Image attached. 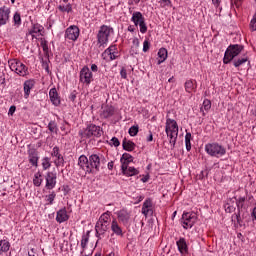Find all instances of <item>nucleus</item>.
<instances>
[{
    "label": "nucleus",
    "instance_id": "53",
    "mask_svg": "<svg viewBox=\"0 0 256 256\" xmlns=\"http://www.w3.org/2000/svg\"><path fill=\"white\" fill-rule=\"evenodd\" d=\"M149 47H150L149 41L145 40L143 43V52L147 53V51H149Z\"/></svg>",
    "mask_w": 256,
    "mask_h": 256
},
{
    "label": "nucleus",
    "instance_id": "25",
    "mask_svg": "<svg viewBox=\"0 0 256 256\" xmlns=\"http://www.w3.org/2000/svg\"><path fill=\"white\" fill-rule=\"evenodd\" d=\"M131 21L134 22V25L137 27L141 21H145V17H143V14L141 12H134L132 14Z\"/></svg>",
    "mask_w": 256,
    "mask_h": 256
},
{
    "label": "nucleus",
    "instance_id": "23",
    "mask_svg": "<svg viewBox=\"0 0 256 256\" xmlns=\"http://www.w3.org/2000/svg\"><path fill=\"white\" fill-rule=\"evenodd\" d=\"M114 114L115 108H113V106H105L101 113V117H103V119H109V117H113Z\"/></svg>",
    "mask_w": 256,
    "mask_h": 256
},
{
    "label": "nucleus",
    "instance_id": "35",
    "mask_svg": "<svg viewBox=\"0 0 256 256\" xmlns=\"http://www.w3.org/2000/svg\"><path fill=\"white\" fill-rule=\"evenodd\" d=\"M98 223H102L104 225L109 226V212L102 214L98 220Z\"/></svg>",
    "mask_w": 256,
    "mask_h": 256
},
{
    "label": "nucleus",
    "instance_id": "28",
    "mask_svg": "<svg viewBox=\"0 0 256 256\" xmlns=\"http://www.w3.org/2000/svg\"><path fill=\"white\" fill-rule=\"evenodd\" d=\"M11 248V244L7 240H0V255L2 253H7Z\"/></svg>",
    "mask_w": 256,
    "mask_h": 256
},
{
    "label": "nucleus",
    "instance_id": "63",
    "mask_svg": "<svg viewBox=\"0 0 256 256\" xmlns=\"http://www.w3.org/2000/svg\"><path fill=\"white\" fill-rule=\"evenodd\" d=\"M251 215H252L253 219L256 220V206L253 208Z\"/></svg>",
    "mask_w": 256,
    "mask_h": 256
},
{
    "label": "nucleus",
    "instance_id": "36",
    "mask_svg": "<svg viewBox=\"0 0 256 256\" xmlns=\"http://www.w3.org/2000/svg\"><path fill=\"white\" fill-rule=\"evenodd\" d=\"M41 31H43V26L39 24H34L33 28L29 31V34L32 35V37H34V33H41Z\"/></svg>",
    "mask_w": 256,
    "mask_h": 256
},
{
    "label": "nucleus",
    "instance_id": "12",
    "mask_svg": "<svg viewBox=\"0 0 256 256\" xmlns=\"http://www.w3.org/2000/svg\"><path fill=\"white\" fill-rule=\"evenodd\" d=\"M10 15L11 9L5 6L0 8V27H2V25H7V23H9Z\"/></svg>",
    "mask_w": 256,
    "mask_h": 256
},
{
    "label": "nucleus",
    "instance_id": "24",
    "mask_svg": "<svg viewBox=\"0 0 256 256\" xmlns=\"http://www.w3.org/2000/svg\"><path fill=\"white\" fill-rule=\"evenodd\" d=\"M111 231L118 235L119 237H123V229L119 226V223H117V220H113L111 223Z\"/></svg>",
    "mask_w": 256,
    "mask_h": 256
},
{
    "label": "nucleus",
    "instance_id": "33",
    "mask_svg": "<svg viewBox=\"0 0 256 256\" xmlns=\"http://www.w3.org/2000/svg\"><path fill=\"white\" fill-rule=\"evenodd\" d=\"M126 177H133L139 175V171L135 167H128V170L124 173Z\"/></svg>",
    "mask_w": 256,
    "mask_h": 256
},
{
    "label": "nucleus",
    "instance_id": "7",
    "mask_svg": "<svg viewBox=\"0 0 256 256\" xmlns=\"http://www.w3.org/2000/svg\"><path fill=\"white\" fill-rule=\"evenodd\" d=\"M184 229H191L197 221V214L191 212H184L181 218Z\"/></svg>",
    "mask_w": 256,
    "mask_h": 256
},
{
    "label": "nucleus",
    "instance_id": "21",
    "mask_svg": "<svg viewBox=\"0 0 256 256\" xmlns=\"http://www.w3.org/2000/svg\"><path fill=\"white\" fill-rule=\"evenodd\" d=\"M35 87V81L27 80L24 82V97L25 99H29V95H31V89Z\"/></svg>",
    "mask_w": 256,
    "mask_h": 256
},
{
    "label": "nucleus",
    "instance_id": "40",
    "mask_svg": "<svg viewBox=\"0 0 256 256\" xmlns=\"http://www.w3.org/2000/svg\"><path fill=\"white\" fill-rule=\"evenodd\" d=\"M56 160L54 161L56 167H63L65 165V159L63 156L60 154L59 156H56Z\"/></svg>",
    "mask_w": 256,
    "mask_h": 256
},
{
    "label": "nucleus",
    "instance_id": "3",
    "mask_svg": "<svg viewBox=\"0 0 256 256\" xmlns=\"http://www.w3.org/2000/svg\"><path fill=\"white\" fill-rule=\"evenodd\" d=\"M241 51H243V45H239V44L230 45L224 54L223 63L225 65H227L228 63H231V61H233V59H235V57H237V55H239Z\"/></svg>",
    "mask_w": 256,
    "mask_h": 256
},
{
    "label": "nucleus",
    "instance_id": "43",
    "mask_svg": "<svg viewBox=\"0 0 256 256\" xmlns=\"http://www.w3.org/2000/svg\"><path fill=\"white\" fill-rule=\"evenodd\" d=\"M243 63H247V57L238 58L237 60H234V67H241Z\"/></svg>",
    "mask_w": 256,
    "mask_h": 256
},
{
    "label": "nucleus",
    "instance_id": "19",
    "mask_svg": "<svg viewBox=\"0 0 256 256\" xmlns=\"http://www.w3.org/2000/svg\"><path fill=\"white\" fill-rule=\"evenodd\" d=\"M243 203H245V197H240L238 200H236V206L238 207V213L234 214L232 216V219H236L237 223H241V213L239 212V209H243Z\"/></svg>",
    "mask_w": 256,
    "mask_h": 256
},
{
    "label": "nucleus",
    "instance_id": "13",
    "mask_svg": "<svg viewBox=\"0 0 256 256\" xmlns=\"http://www.w3.org/2000/svg\"><path fill=\"white\" fill-rule=\"evenodd\" d=\"M142 213L144 216L149 217L153 215V200L147 198L142 205Z\"/></svg>",
    "mask_w": 256,
    "mask_h": 256
},
{
    "label": "nucleus",
    "instance_id": "16",
    "mask_svg": "<svg viewBox=\"0 0 256 256\" xmlns=\"http://www.w3.org/2000/svg\"><path fill=\"white\" fill-rule=\"evenodd\" d=\"M107 229H109V226L107 224L97 222L95 225L96 237L98 239H101V237H103V235L107 233Z\"/></svg>",
    "mask_w": 256,
    "mask_h": 256
},
{
    "label": "nucleus",
    "instance_id": "17",
    "mask_svg": "<svg viewBox=\"0 0 256 256\" xmlns=\"http://www.w3.org/2000/svg\"><path fill=\"white\" fill-rule=\"evenodd\" d=\"M49 97L52 105H54L55 107H59V105H61V99H59L57 88L50 89Z\"/></svg>",
    "mask_w": 256,
    "mask_h": 256
},
{
    "label": "nucleus",
    "instance_id": "6",
    "mask_svg": "<svg viewBox=\"0 0 256 256\" xmlns=\"http://www.w3.org/2000/svg\"><path fill=\"white\" fill-rule=\"evenodd\" d=\"M8 63L11 71H15L17 75H20V77H25V75H27V66H25L21 61L10 60Z\"/></svg>",
    "mask_w": 256,
    "mask_h": 256
},
{
    "label": "nucleus",
    "instance_id": "34",
    "mask_svg": "<svg viewBox=\"0 0 256 256\" xmlns=\"http://www.w3.org/2000/svg\"><path fill=\"white\" fill-rule=\"evenodd\" d=\"M43 183V179L41 178V173L37 172L34 175L33 184L35 187H41V184Z\"/></svg>",
    "mask_w": 256,
    "mask_h": 256
},
{
    "label": "nucleus",
    "instance_id": "30",
    "mask_svg": "<svg viewBox=\"0 0 256 256\" xmlns=\"http://www.w3.org/2000/svg\"><path fill=\"white\" fill-rule=\"evenodd\" d=\"M58 10L61 11V13H71V11H73V7L71 4H60L58 6Z\"/></svg>",
    "mask_w": 256,
    "mask_h": 256
},
{
    "label": "nucleus",
    "instance_id": "51",
    "mask_svg": "<svg viewBox=\"0 0 256 256\" xmlns=\"http://www.w3.org/2000/svg\"><path fill=\"white\" fill-rule=\"evenodd\" d=\"M111 145H113L114 147H119V145H121V142H119V138H117V137H113L112 139H111Z\"/></svg>",
    "mask_w": 256,
    "mask_h": 256
},
{
    "label": "nucleus",
    "instance_id": "9",
    "mask_svg": "<svg viewBox=\"0 0 256 256\" xmlns=\"http://www.w3.org/2000/svg\"><path fill=\"white\" fill-rule=\"evenodd\" d=\"M93 81V72L89 69V67L84 66L80 71V82L85 85H91Z\"/></svg>",
    "mask_w": 256,
    "mask_h": 256
},
{
    "label": "nucleus",
    "instance_id": "50",
    "mask_svg": "<svg viewBox=\"0 0 256 256\" xmlns=\"http://www.w3.org/2000/svg\"><path fill=\"white\" fill-rule=\"evenodd\" d=\"M52 157H59L61 153H59V147L55 146L51 153Z\"/></svg>",
    "mask_w": 256,
    "mask_h": 256
},
{
    "label": "nucleus",
    "instance_id": "1",
    "mask_svg": "<svg viewBox=\"0 0 256 256\" xmlns=\"http://www.w3.org/2000/svg\"><path fill=\"white\" fill-rule=\"evenodd\" d=\"M165 131L167 137H169V143L171 145V149H175V144L177 143V137L179 135V126L177 125V121L168 118L166 120Z\"/></svg>",
    "mask_w": 256,
    "mask_h": 256
},
{
    "label": "nucleus",
    "instance_id": "47",
    "mask_svg": "<svg viewBox=\"0 0 256 256\" xmlns=\"http://www.w3.org/2000/svg\"><path fill=\"white\" fill-rule=\"evenodd\" d=\"M55 197H56L55 192H52L51 194L46 196V199L50 205H53V201H55Z\"/></svg>",
    "mask_w": 256,
    "mask_h": 256
},
{
    "label": "nucleus",
    "instance_id": "14",
    "mask_svg": "<svg viewBox=\"0 0 256 256\" xmlns=\"http://www.w3.org/2000/svg\"><path fill=\"white\" fill-rule=\"evenodd\" d=\"M78 165L80 169L85 171V173H91V168L89 166V158L85 155H81L78 159Z\"/></svg>",
    "mask_w": 256,
    "mask_h": 256
},
{
    "label": "nucleus",
    "instance_id": "2",
    "mask_svg": "<svg viewBox=\"0 0 256 256\" xmlns=\"http://www.w3.org/2000/svg\"><path fill=\"white\" fill-rule=\"evenodd\" d=\"M205 151L210 155V157H223L225 153H227V149H225L219 143H208L205 145Z\"/></svg>",
    "mask_w": 256,
    "mask_h": 256
},
{
    "label": "nucleus",
    "instance_id": "15",
    "mask_svg": "<svg viewBox=\"0 0 256 256\" xmlns=\"http://www.w3.org/2000/svg\"><path fill=\"white\" fill-rule=\"evenodd\" d=\"M28 159L29 163L33 165V167H38L39 163V154L37 153V150L35 149H29L28 150Z\"/></svg>",
    "mask_w": 256,
    "mask_h": 256
},
{
    "label": "nucleus",
    "instance_id": "60",
    "mask_svg": "<svg viewBox=\"0 0 256 256\" xmlns=\"http://www.w3.org/2000/svg\"><path fill=\"white\" fill-rule=\"evenodd\" d=\"M147 141L148 142L153 141V132L149 131V136L147 137Z\"/></svg>",
    "mask_w": 256,
    "mask_h": 256
},
{
    "label": "nucleus",
    "instance_id": "20",
    "mask_svg": "<svg viewBox=\"0 0 256 256\" xmlns=\"http://www.w3.org/2000/svg\"><path fill=\"white\" fill-rule=\"evenodd\" d=\"M57 223H65V221H69V215H67V210L65 208L60 209L56 215Z\"/></svg>",
    "mask_w": 256,
    "mask_h": 256
},
{
    "label": "nucleus",
    "instance_id": "48",
    "mask_svg": "<svg viewBox=\"0 0 256 256\" xmlns=\"http://www.w3.org/2000/svg\"><path fill=\"white\" fill-rule=\"evenodd\" d=\"M119 55V52L106 54V59L109 57L110 61H115Z\"/></svg>",
    "mask_w": 256,
    "mask_h": 256
},
{
    "label": "nucleus",
    "instance_id": "26",
    "mask_svg": "<svg viewBox=\"0 0 256 256\" xmlns=\"http://www.w3.org/2000/svg\"><path fill=\"white\" fill-rule=\"evenodd\" d=\"M122 147H123L124 151H134L136 145L133 143V141L127 140L126 138H124V140L122 142Z\"/></svg>",
    "mask_w": 256,
    "mask_h": 256
},
{
    "label": "nucleus",
    "instance_id": "22",
    "mask_svg": "<svg viewBox=\"0 0 256 256\" xmlns=\"http://www.w3.org/2000/svg\"><path fill=\"white\" fill-rule=\"evenodd\" d=\"M176 245L178 247V251L183 255V253H187L189 251V247L187 246V241L185 238H180Z\"/></svg>",
    "mask_w": 256,
    "mask_h": 256
},
{
    "label": "nucleus",
    "instance_id": "49",
    "mask_svg": "<svg viewBox=\"0 0 256 256\" xmlns=\"http://www.w3.org/2000/svg\"><path fill=\"white\" fill-rule=\"evenodd\" d=\"M225 211L226 213H233L235 211V206H231L229 203L225 205Z\"/></svg>",
    "mask_w": 256,
    "mask_h": 256
},
{
    "label": "nucleus",
    "instance_id": "8",
    "mask_svg": "<svg viewBox=\"0 0 256 256\" xmlns=\"http://www.w3.org/2000/svg\"><path fill=\"white\" fill-rule=\"evenodd\" d=\"M88 159L91 173H95V171H100L101 163L105 161V158L103 156L99 157V155L97 154L90 155Z\"/></svg>",
    "mask_w": 256,
    "mask_h": 256
},
{
    "label": "nucleus",
    "instance_id": "27",
    "mask_svg": "<svg viewBox=\"0 0 256 256\" xmlns=\"http://www.w3.org/2000/svg\"><path fill=\"white\" fill-rule=\"evenodd\" d=\"M158 65H161V63H164V61L167 60V49L165 48H161L159 51H158Z\"/></svg>",
    "mask_w": 256,
    "mask_h": 256
},
{
    "label": "nucleus",
    "instance_id": "62",
    "mask_svg": "<svg viewBox=\"0 0 256 256\" xmlns=\"http://www.w3.org/2000/svg\"><path fill=\"white\" fill-rule=\"evenodd\" d=\"M233 3L236 7H239L241 5V0H233Z\"/></svg>",
    "mask_w": 256,
    "mask_h": 256
},
{
    "label": "nucleus",
    "instance_id": "44",
    "mask_svg": "<svg viewBox=\"0 0 256 256\" xmlns=\"http://www.w3.org/2000/svg\"><path fill=\"white\" fill-rule=\"evenodd\" d=\"M87 243H89V237H83L81 240V247H82V251H81V255H83V253H85V247H87Z\"/></svg>",
    "mask_w": 256,
    "mask_h": 256
},
{
    "label": "nucleus",
    "instance_id": "4",
    "mask_svg": "<svg viewBox=\"0 0 256 256\" xmlns=\"http://www.w3.org/2000/svg\"><path fill=\"white\" fill-rule=\"evenodd\" d=\"M113 33V28L107 26V25H102L100 27V30L97 34V39L100 47H105L107 43L109 42V36Z\"/></svg>",
    "mask_w": 256,
    "mask_h": 256
},
{
    "label": "nucleus",
    "instance_id": "5",
    "mask_svg": "<svg viewBox=\"0 0 256 256\" xmlns=\"http://www.w3.org/2000/svg\"><path fill=\"white\" fill-rule=\"evenodd\" d=\"M80 135L82 137H86V139L91 137H101V135H103V130L101 127L91 124L82 133H80Z\"/></svg>",
    "mask_w": 256,
    "mask_h": 256
},
{
    "label": "nucleus",
    "instance_id": "41",
    "mask_svg": "<svg viewBox=\"0 0 256 256\" xmlns=\"http://www.w3.org/2000/svg\"><path fill=\"white\" fill-rule=\"evenodd\" d=\"M128 133H129L130 137L137 136V133H139V126L130 127Z\"/></svg>",
    "mask_w": 256,
    "mask_h": 256
},
{
    "label": "nucleus",
    "instance_id": "54",
    "mask_svg": "<svg viewBox=\"0 0 256 256\" xmlns=\"http://www.w3.org/2000/svg\"><path fill=\"white\" fill-rule=\"evenodd\" d=\"M42 67H43V69H45L46 73H50L49 62L42 60Z\"/></svg>",
    "mask_w": 256,
    "mask_h": 256
},
{
    "label": "nucleus",
    "instance_id": "59",
    "mask_svg": "<svg viewBox=\"0 0 256 256\" xmlns=\"http://www.w3.org/2000/svg\"><path fill=\"white\" fill-rule=\"evenodd\" d=\"M98 70H99V67H97L96 64L91 65V71H93L94 73H97Z\"/></svg>",
    "mask_w": 256,
    "mask_h": 256
},
{
    "label": "nucleus",
    "instance_id": "64",
    "mask_svg": "<svg viewBox=\"0 0 256 256\" xmlns=\"http://www.w3.org/2000/svg\"><path fill=\"white\" fill-rule=\"evenodd\" d=\"M108 169H109V171L113 170V161L108 163Z\"/></svg>",
    "mask_w": 256,
    "mask_h": 256
},
{
    "label": "nucleus",
    "instance_id": "29",
    "mask_svg": "<svg viewBox=\"0 0 256 256\" xmlns=\"http://www.w3.org/2000/svg\"><path fill=\"white\" fill-rule=\"evenodd\" d=\"M186 93H193L197 89V86L193 83V80H188L184 84Z\"/></svg>",
    "mask_w": 256,
    "mask_h": 256
},
{
    "label": "nucleus",
    "instance_id": "55",
    "mask_svg": "<svg viewBox=\"0 0 256 256\" xmlns=\"http://www.w3.org/2000/svg\"><path fill=\"white\" fill-rule=\"evenodd\" d=\"M120 75L122 79H127V70L125 68H122L120 71Z\"/></svg>",
    "mask_w": 256,
    "mask_h": 256
},
{
    "label": "nucleus",
    "instance_id": "38",
    "mask_svg": "<svg viewBox=\"0 0 256 256\" xmlns=\"http://www.w3.org/2000/svg\"><path fill=\"white\" fill-rule=\"evenodd\" d=\"M42 167L45 171L51 167V158L45 157L42 159Z\"/></svg>",
    "mask_w": 256,
    "mask_h": 256
},
{
    "label": "nucleus",
    "instance_id": "45",
    "mask_svg": "<svg viewBox=\"0 0 256 256\" xmlns=\"http://www.w3.org/2000/svg\"><path fill=\"white\" fill-rule=\"evenodd\" d=\"M122 163L121 170L123 175H125V172L129 170V162H124V160L120 161Z\"/></svg>",
    "mask_w": 256,
    "mask_h": 256
},
{
    "label": "nucleus",
    "instance_id": "31",
    "mask_svg": "<svg viewBox=\"0 0 256 256\" xmlns=\"http://www.w3.org/2000/svg\"><path fill=\"white\" fill-rule=\"evenodd\" d=\"M209 109H211V100L205 99L203 101L202 107L200 108V111L203 113V115H205V111L207 112Z\"/></svg>",
    "mask_w": 256,
    "mask_h": 256
},
{
    "label": "nucleus",
    "instance_id": "11",
    "mask_svg": "<svg viewBox=\"0 0 256 256\" xmlns=\"http://www.w3.org/2000/svg\"><path fill=\"white\" fill-rule=\"evenodd\" d=\"M46 180V189L51 190L55 189V185H57V173L54 172H47L45 176Z\"/></svg>",
    "mask_w": 256,
    "mask_h": 256
},
{
    "label": "nucleus",
    "instance_id": "10",
    "mask_svg": "<svg viewBox=\"0 0 256 256\" xmlns=\"http://www.w3.org/2000/svg\"><path fill=\"white\" fill-rule=\"evenodd\" d=\"M80 30L76 25H72L68 27L65 31V39H69L70 41H77L79 39Z\"/></svg>",
    "mask_w": 256,
    "mask_h": 256
},
{
    "label": "nucleus",
    "instance_id": "42",
    "mask_svg": "<svg viewBox=\"0 0 256 256\" xmlns=\"http://www.w3.org/2000/svg\"><path fill=\"white\" fill-rule=\"evenodd\" d=\"M13 22H14V25H17V27H19V25H21V14L19 12H16L14 14Z\"/></svg>",
    "mask_w": 256,
    "mask_h": 256
},
{
    "label": "nucleus",
    "instance_id": "32",
    "mask_svg": "<svg viewBox=\"0 0 256 256\" xmlns=\"http://www.w3.org/2000/svg\"><path fill=\"white\" fill-rule=\"evenodd\" d=\"M111 53H118L117 51V46L112 45L109 48H107L103 53H102V57L104 59H107V54H111Z\"/></svg>",
    "mask_w": 256,
    "mask_h": 256
},
{
    "label": "nucleus",
    "instance_id": "37",
    "mask_svg": "<svg viewBox=\"0 0 256 256\" xmlns=\"http://www.w3.org/2000/svg\"><path fill=\"white\" fill-rule=\"evenodd\" d=\"M186 151H191V133L187 132L185 135Z\"/></svg>",
    "mask_w": 256,
    "mask_h": 256
},
{
    "label": "nucleus",
    "instance_id": "61",
    "mask_svg": "<svg viewBox=\"0 0 256 256\" xmlns=\"http://www.w3.org/2000/svg\"><path fill=\"white\" fill-rule=\"evenodd\" d=\"M142 183H147V181H149V175L144 176L143 178H141Z\"/></svg>",
    "mask_w": 256,
    "mask_h": 256
},
{
    "label": "nucleus",
    "instance_id": "46",
    "mask_svg": "<svg viewBox=\"0 0 256 256\" xmlns=\"http://www.w3.org/2000/svg\"><path fill=\"white\" fill-rule=\"evenodd\" d=\"M138 25L141 33H147V24H145V20L141 21Z\"/></svg>",
    "mask_w": 256,
    "mask_h": 256
},
{
    "label": "nucleus",
    "instance_id": "52",
    "mask_svg": "<svg viewBox=\"0 0 256 256\" xmlns=\"http://www.w3.org/2000/svg\"><path fill=\"white\" fill-rule=\"evenodd\" d=\"M48 129H49V131H51V133H55V131H56V129H57V126L55 125V123L50 122V123L48 124Z\"/></svg>",
    "mask_w": 256,
    "mask_h": 256
},
{
    "label": "nucleus",
    "instance_id": "57",
    "mask_svg": "<svg viewBox=\"0 0 256 256\" xmlns=\"http://www.w3.org/2000/svg\"><path fill=\"white\" fill-rule=\"evenodd\" d=\"M70 101H75L77 99V93L72 92L69 96Z\"/></svg>",
    "mask_w": 256,
    "mask_h": 256
},
{
    "label": "nucleus",
    "instance_id": "39",
    "mask_svg": "<svg viewBox=\"0 0 256 256\" xmlns=\"http://www.w3.org/2000/svg\"><path fill=\"white\" fill-rule=\"evenodd\" d=\"M120 161H124L125 163H133V156H131L129 153H124Z\"/></svg>",
    "mask_w": 256,
    "mask_h": 256
},
{
    "label": "nucleus",
    "instance_id": "56",
    "mask_svg": "<svg viewBox=\"0 0 256 256\" xmlns=\"http://www.w3.org/2000/svg\"><path fill=\"white\" fill-rule=\"evenodd\" d=\"M160 3L163 7H167L171 5V0H161Z\"/></svg>",
    "mask_w": 256,
    "mask_h": 256
},
{
    "label": "nucleus",
    "instance_id": "58",
    "mask_svg": "<svg viewBox=\"0 0 256 256\" xmlns=\"http://www.w3.org/2000/svg\"><path fill=\"white\" fill-rule=\"evenodd\" d=\"M16 110H17V107L11 106V107L9 108L8 115H13V113H15Z\"/></svg>",
    "mask_w": 256,
    "mask_h": 256
},
{
    "label": "nucleus",
    "instance_id": "18",
    "mask_svg": "<svg viewBox=\"0 0 256 256\" xmlns=\"http://www.w3.org/2000/svg\"><path fill=\"white\" fill-rule=\"evenodd\" d=\"M117 217L123 225H128L131 219V214L127 210H120L117 212Z\"/></svg>",
    "mask_w": 256,
    "mask_h": 256
}]
</instances>
